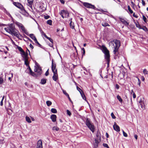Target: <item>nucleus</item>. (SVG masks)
I'll return each instance as SVG.
<instances>
[{"label": "nucleus", "mask_w": 148, "mask_h": 148, "mask_svg": "<svg viewBox=\"0 0 148 148\" xmlns=\"http://www.w3.org/2000/svg\"><path fill=\"white\" fill-rule=\"evenodd\" d=\"M66 112L67 114L69 116H70L71 115V113L69 110H66Z\"/></svg>", "instance_id": "41"}, {"label": "nucleus", "mask_w": 148, "mask_h": 148, "mask_svg": "<svg viewBox=\"0 0 148 148\" xmlns=\"http://www.w3.org/2000/svg\"><path fill=\"white\" fill-rule=\"evenodd\" d=\"M63 92V93L65 95H66L67 93L66 92V91L65 90H62Z\"/></svg>", "instance_id": "63"}, {"label": "nucleus", "mask_w": 148, "mask_h": 148, "mask_svg": "<svg viewBox=\"0 0 148 148\" xmlns=\"http://www.w3.org/2000/svg\"><path fill=\"white\" fill-rule=\"evenodd\" d=\"M143 20L144 21L145 23H147V20L146 17L144 15H143Z\"/></svg>", "instance_id": "42"}, {"label": "nucleus", "mask_w": 148, "mask_h": 148, "mask_svg": "<svg viewBox=\"0 0 148 148\" xmlns=\"http://www.w3.org/2000/svg\"><path fill=\"white\" fill-rule=\"evenodd\" d=\"M114 129L117 132L120 131V129L119 126L117 125L116 123L115 122L114 125L113 126Z\"/></svg>", "instance_id": "12"}, {"label": "nucleus", "mask_w": 148, "mask_h": 148, "mask_svg": "<svg viewBox=\"0 0 148 148\" xmlns=\"http://www.w3.org/2000/svg\"><path fill=\"white\" fill-rule=\"evenodd\" d=\"M143 73L145 75L148 74V71L146 69H145L143 71Z\"/></svg>", "instance_id": "40"}, {"label": "nucleus", "mask_w": 148, "mask_h": 148, "mask_svg": "<svg viewBox=\"0 0 148 148\" xmlns=\"http://www.w3.org/2000/svg\"><path fill=\"white\" fill-rule=\"evenodd\" d=\"M46 104L47 106H49L52 104V102L50 101H46Z\"/></svg>", "instance_id": "32"}, {"label": "nucleus", "mask_w": 148, "mask_h": 148, "mask_svg": "<svg viewBox=\"0 0 148 148\" xmlns=\"http://www.w3.org/2000/svg\"><path fill=\"white\" fill-rule=\"evenodd\" d=\"M119 19L125 25L127 26L129 25V23L126 21L124 19L120 18Z\"/></svg>", "instance_id": "16"}, {"label": "nucleus", "mask_w": 148, "mask_h": 148, "mask_svg": "<svg viewBox=\"0 0 148 148\" xmlns=\"http://www.w3.org/2000/svg\"><path fill=\"white\" fill-rule=\"evenodd\" d=\"M8 26L9 30H10V34L12 35H13L18 38H19V35L18 34L16 31H18L16 29L15 25L13 23H11L9 24Z\"/></svg>", "instance_id": "2"}, {"label": "nucleus", "mask_w": 148, "mask_h": 148, "mask_svg": "<svg viewBox=\"0 0 148 148\" xmlns=\"http://www.w3.org/2000/svg\"><path fill=\"white\" fill-rule=\"evenodd\" d=\"M13 4L14 5L20 9L22 11H25V9L24 7L20 3L13 2Z\"/></svg>", "instance_id": "6"}, {"label": "nucleus", "mask_w": 148, "mask_h": 148, "mask_svg": "<svg viewBox=\"0 0 148 148\" xmlns=\"http://www.w3.org/2000/svg\"><path fill=\"white\" fill-rule=\"evenodd\" d=\"M60 12L62 14H63L64 15L65 17H66L67 16H69V13H68V11L67 10H62Z\"/></svg>", "instance_id": "15"}, {"label": "nucleus", "mask_w": 148, "mask_h": 148, "mask_svg": "<svg viewBox=\"0 0 148 148\" xmlns=\"http://www.w3.org/2000/svg\"><path fill=\"white\" fill-rule=\"evenodd\" d=\"M51 112L53 113H56L57 112V110L54 108H52L51 110Z\"/></svg>", "instance_id": "28"}, {"label": "nucleus", "mask_w": 148, "mask_h": 148, "mask_svg": "<svg viewBox=\"0 0 148 148\" xmlns=\"http://www.w3.org/2000/svg\"><path fill=\"white\" fill-rule=\"evenodd\" d=\"M113 42L115 45L114 49L113 51L114 53L116 55V53L118 52L119 47L121 46L120 41L119 40H114Z\"/></svg>", "instance_id": "4"}, {"label": "nucleus", "mask_w": 148, "mask_h": 148, "mask_svg": "<svg viewBox=\"0 0 148 148\" xmlns=\"http://www.w3.org/2000/svg\"><path fill=\"white\" fill-rule=\"evenodd\" d=\"M111 115L112 119H115L116 118V116H115L114 113L113 112H112L111 113Z\"/></svg>", "instance_id": "43"}, {"label": "nucleus", "mask_w": 148, "mask_h": 148, "mask_svg": "<svg viewBox=\"0 0 148 148\" xmlns=\"http://www.w3.org/2000/svg\"><path fill=\"white\" fill-rule=\"evenodd\" d=\"M33 3H32L31 4H30V3H28L29 5V7L31 8V9L32 10H33V9L32 8V5L33 4Z\"/></svg>", "instance_id": "53"}, {"label": "nucleus", "mask_w": 148, "mask_h": 148, "mask_svg": "<svg viewBox=\"0 0 148 148\" xmlns=\"http://www.w3.org/2000/svg\"><path fill=\"white\" fill-rule=\"evenodd\" d=\"M47 39H48L52 43H53V40L51 38L49 37H48Z\"/></svg>", "instance_id": "44"}, {"label": "nucleus", "mask_w": 148, "mask_h": 148, "mask_svg": "<svg viewBox=\"0 0 148 148\" xmlns=\"http://www.w3.org/2000/svg\"><path fill=\"white\" fill-rule=\"evenodd\" d=\"M35 64L36 66V67H40V66L38 64L37 62H36Z\"/></svg>", "instance_id": "58"}, {"label": "nucleus", "mask_w": 148, "mask_h": 148, "mask_svg": "<svg viewBox=\"0 0 148 148\" xmlns=\"http://www.w3.org/2000/svg\"><path fill=\"white\" fill-rule=\"evenodd\" d=\"M123 133L124 136L125 137H127V134L125 133L123 130Z\"/></svg>", "instance_id": "45"}, {"label": "nucleus", "mask_w": 148, "mask_h": 148, "mask_svg": "<svg viewBox=\"0 0 148 148\" xmlns=\"http://www.w3.org/2000/svg\"><path fill=\"white\" fill-rule=\"evenodd\" d=\"M140 29H142L145 32L148 31V29L145 26H143L142 27L140 28Z\"/></svg>", "instance_id": "24"}, {"label": "nucleus", "mask_w": 148, "mask_h": 148, "mask_svg": "<svg viewBox=\"0 0 148 148\" xmlns=\"http://www.w3.org/2000/svg\"><path fill=\"white\" fill-rule=\"evenodd\" d=\"M77 90L78 91H79V92L80 93V94L83 92V91H82V90L78 87V86L77 87Z\"/></svg>", "instance_id": "35"}, {"label": "nucleus", "mask_w": 148, "mask_h": 148, "mask_svg": "<svg viewBox=\"0 0 148 148\" xmlns=\"http://www.w3.org/2000/svg\"><path fill=\"white\" fill-rule=\"evenodd\" d=\"M53 80L55 81H56L58 78V75L57 73V70L55 71V72H53Z\"/></svg>", "instance_id": "10"}, {"label": "nucleus", "mask_w": 148, "mask_h": 148, "mask_svg": "<svg viewBox=\"0 0 148 148\" xmlns=\"http://www.w3.org/2000/svg\"><path fill=\"white\" fill-rule=\"evenodd\" d=\"M138 84L139 86H140V79L138 78Z\"/></svg>", "instance_id": "54"}, {"label": "nucleus", "mask_w": 148, "mask_h": 148, "mask_svg": "<svg viewBox=\"0 0 148 148\" xmlns=\"http://www.w3.org/2000/svg\"><path fill=\"white\" fill-rule=\"evenodd\" d=\"M21 28L24 32L26 30L24 26L23 25L21 26Z\"/></svg>", "instance_id": "37"}, {"label": "nucleus", "mask_w": 148, "mask_h": 148, "mask_svg": "<svg viewBox=\"0 0 148 148\" xmlns=\"http://www.w3.org/2000/svg\"><path fill=\"white\" fill-rule=\"evenodd\" d=\"M115 88L117 89H118L119 88V86L118 84H116L115 85Z\"/></svg>", "instance_id": "55"}, {"label": "nucleus", "mask_w": 148, "mask_h": 148, "mask_svg": "<svg viewBox=\"0 0 148 148\" xmlns=\"http://www.w3.org/2000/svg\"><path fill=\"white\" fill-rule=\"evenodd\" d=\"M83 99L85 100H86V98L83 92L80 94Z\"/></svg>", "instance_id": "27"}, {"label": "nucleus", "mask_w": 148, "mask_h": 148, "mask_svg": "<svg viewBox=\"0 0 148 148\" xmlns=\"http://www.w3.org/2000/svg\"><path fill=\"white\" fill-rule=\"evenodd\" d=\"M52 129L53 130H56V131H58L59 130V128L58 127H53Z\"/></svg>", "instance_id": "38"}, {"label": "nucleus", "mask_w": 148, "mask_h": 148, "mask_svg": "<svg viewBox=\"0 0 148 148\" xmlns=\"http://www.w3.org/2000/svg\"><path fill=\"white\" fill-rule=\"evenodd\" d=\"M56 65L55 64L53 63V60H52V65H51V69L52 71L53 72H54L56 70Z\"/></svg>", "instance_id": "14"}, {"label": "nucleus", "mask_w": 148, "mask_h": 148, "mask_svg": "<svg viewBox=\"0 0 148 148\" xmlns=\"http://www.w3.org/2000/svg\"><path fill=\"white\" fill-rule=\"evenodd\" d=\"M47 79L44 78L42 79L41 80L40 84H44L46 83Z\"/></svg>", "instance_id": "20"}, {"label": "nucleus", "mask_w": 148, "mask_h": 148, "mask_svg": "<svg viewBox=\"0 0 148 148\" xmlns=\"http://www.w3.org/2000/svg\"><path fill=\"white\" fill-rule=\"evenodd\" d=\"M34 67V72H36L37 73H35L36 74V76H34V77H36L39 76L42 73V70L40 67H36L35 66Z\"/></svg>", "instance_id": "5"}, {"label": "nucleus", "mask_w": 148, "mask_h": 148, "mask_svg": "<svg viewBox=\"0 0 148 148\" xmlns=\"http://www.w3.org/2000/svg\"><path fill=\"white\" fill-rule=\"evenodd\" d=\"M37 148H42V141L40 140L38 141L37 145Z\"/></svg>", "instance_id": "13"}, {"label": "nucleus", "mask_w": 148, "mask_h": 148, "mask_svg": "<svg viewBox=\"0 0 148 148\" xmlns=\"http://www.w3.org/2000/svg\"><path fill=\"white\" fill-rule=\"evenodd\" d=\"M103 145L104 147H107V148H109V147L107 144L103 143Z\"/></svg>", "instance_id": "47"}, {"label": "nucleus", "mask_w": 148, "mask_h": 148, "mask_svg": "<svg viewBox=\"0 0 148 148\" xmlns=\"http://www.w3.org/2000/svg\"><path fill=\"white\" fill-rule=\"evenodd\" d=\"M60 1L63 4L65 2L64 0H60Z\"/></svg>", "instance_id": "61"}, {"label": "nucleus", "mask_w": 148, "mask_h": 148, "mask_svg": "<svg viewBox=\"0 0 148 148\" xmlns=\"http://www.w3.org/2000/svg\"><path fill=\"white\" fill-rule=\"evenodd\" d=\"M3 10L4 12L7 15L9 16L10 17H12L11 15H10L9 12H8L5 8H3Z\"/></svg>", "instance_id": "19"}, {"label": "nucleus", "mask_w": 148, "mask_h": 148, "mask_svg": "<svg viewBox=\"0 0 148 148\" xmlns=\"http://www.w3.org/2000/svg\"><path fill=\"white\" fill-rule=\"evenodd\" d=\"M70 27L72 29H73L74 28V23H72V22H70Z\"/></svg>", "instance_id": "33"}, {"label": "nucleus", "mask_w": 148, "mask_h": 148, "mask_svg": "<svg viewBox=\"0 0 148 148\" xmlns=\"http://www.w3.org/2000/svg\"><path fill=\"white\" fill-rule=\"evenodd\" d=\"M102 25L104 27L106 26H110V25L108 24L106 22H103L101 23Z\"/></svg>", "instance_id": "23"}, {"label": "nucleus", "mask_w": 148, "mask_h": 148, "mask_svg": "<svg viewBox=\"0 0 148 148\" xmlns=\"http://www.w3.org/2000/svg\"><path fill=\"white\" fill-rule=\"evenodd\" d=\"M4 29L6 32L10 34V30H9V26L7 28H5Z\"/></svg>", "instance_id": "36"}, {"label": "nucleus", "mask_w": 148, "mask_h": 148, "mask_svg": "<svg viewBox=\"0 0 148 148\" xmlns=\"http://www.w3.org/2000/svg\"><path fill=\"white\" fill-rule=\"evenodd\" d=\"M44 18L45 19H47L49 18H50V16L48 15L46 16L44 15Z\"/></svg>", "instance_id": "49"}, {"label": "nucleus", "mask_w": 148, "mask_h": 148, "mask_svg": "<svg viewBox=\"0 0 148 148\" xmlns=\"http://www.w3.org/2000/svg\"><path fill=\"white\" fill-rule=\"evenodd\" d=\"M52 21L51 20H49L47 21V23L50 25H52Z\"/></svg>", "instance_id": "31"}, {"label": "nucleus", "mask_w": 148, "mask_h": 148, "mask_svg": "<svg viewBox=\"0 0 148 148\" xmlns=\"http://www.w3.org/2000/svg\"><path fill=\"white\" fill-rule=\"evenodd\" d=\"M136 26L139 29H140V28H141L140 25L139 24H136Z\"/></svg>", "instance_id": "59"}, {"label": "nucleus", "mask_w": 148, "mask_h": 148, "mask_svg": "<svg viewBox=\"0 0 148 148\" xmlns=\"http://www.w3.org/2000/svg\"><path fill=\"white\" fill-rule=\"evenodd\" d=\"M26 121L29 123L31 122V121L30 118L28 116H26L25 117Z\"/></svg>", "instance_id": "26"}, {"label": "nucleus", "mask_w": 148, "mask_h": 148, "mask_svg": "<svg viewBox=\"0 0 148 148\" xmlns=\"http://www.w3.org/2000/svg\"><path fill=\"white\" fill-rule=\"evenodd\" d=\"M28 3H30V4L32 3H33L34 0H27Z\"/></svg>", "instance_id": "46"}, {"label": "nucleus", "mask_w": 148, "mask_h": 148, "mask_svg": "<svg viewBox=\"0 0 148 148\" xmlns=\"http://www.w3.org/2000/svg\"><path fill=\"white\" fill-rule=\"evenodd\" d=\"M101 49L105 54V58L107 62V67H108L110 62V55L109 51L104 45L102 46Z\"/></svg>", "instance_id": "1"}, {"label": "nucleus", "mask_w": 148, "mask_h": 148, "mask_svg": "<svg viewBox=\"0 0 148 148\" xmlns=\"http://www.w3.org/2000/svg\"><path fill=\"white\" fill-rule=\"evenodd\" d=\"M22 57L23 58V60H28V53L27 52H25V51L22 53H21Z\"/></svg>", "instance_id": "8"}, {"label": "nucleus", "mask_w": 148, "mask_h": 148, "mask_svg": "<svg viewBox=\"0 0 148 148\" xmlns=\"http://www.w3.org/2000/svg\"><path fill=\"white\" fill-rule=\"evenodd\" d=\"M49 74V69L47 70L46 71L45 73V75L46 76H48Z\"/></svg>", "instance_id": "51"}, {"label": "nucleus", "mask_w": 148, "mask_h": 148, "mask_svg": "<svg viewBox=\"0 0 148 148\" xmlns=\"http://www.w3.org/2000/svg\"><path fill=\"white\" fill-rule=\"evenodd\" d=\"M116 97L117 99L119 100V101L121 103L122 102L123 100L121 97L119 95H118Z\"/></svg>", "instance_id": "25"}, {"label": "nucleus", "mask_w": 148, "mask_h": 148, "mask_svg": "<svg viewBox=\"0 0 148 148\" xmlns=\"http://www.w3.org/2000/svg\"><path fill=\"white\" fill-rule=\"evenodd\" d=\"M128 9V11L130 14H132L133 13V11L131 10L130 6L129 5H128L127 6Z\"/></svg>", "instance_id": "29"}, {"label": "nucleus", "mask_w": 148, "mask_h": 148, "mask_svg": "<svg viewBox=\"0 0 148 148\" xmlns=\"http://www.w3.org/2000/svg\"><path fill=\"white\" fill-rule=\"evenodd\" d=\"M3 82V79L2 77H0V84H2Z\"/></svg>", "instance_id": "39"}, {"label": "nucleus", "mask_w": 148, "mask_h": 148, "mask_svg": "<svg viewBox=\"0 0 148 148\" xmlns=\"http://www.w3.org/2000/svg\"><path fill=\"white\" fill-rule=\"evenodd\" d=\"M100 140L99 141V140H98L97 138H95V139L94 142H93V145L94 146V148H97L98 146V144L99 143Z\"/></svg>", "instance_id": "11"}, {"label": "nucleus", "mask_w": 148, "mask_h": 148, "mask_svg": "<svg viewBox=\"0 0 148 148\" xmlns=\"http://www.w3.org/2000/svg\"><path fill=\"white\" fill-rule=\"evenodd\" d=\"M27 70H28L29 71V72H27L26 73H29L30 75L33 77L36 76V74L32 71L29 66L28 68L27 69Z\"/></svg>", "instance_id": "9"}, {"label": "nucleus", "mask_w": 148, "mask_h": 148, "mask_svg": "<svg viewBox=\"0 0 148 148\" xmlns=\"http://www.w3.org/2000/svg\"><path fill=\"white\" fill-rule=\"evenodd\" d=\"M100 135L101 134L99 130H98L96 134V136L97 137V139L98 140H101V137Z\"/></svg>", "instance_id": "18"}, {"label": "nucleus", "mask_w": 148, "mask_h": 148, "mask_svg": "<svg viewBox=\"0 0 148 148\" xmlns=\"http://www.w3.org/2000/svg\"><path fill=\"white\" fill-rule=\"evenodd\" d=\"M29 46L32 49H33L34 48L33 46L31 44H30Z\"/></svg>", "instance_id": "64"}, {"label": "nucleus", "mask_w": 148, "mask_h": 148, "mask_svg": "<svg viewBox=\"0 0 148 148\" xmlns=\"http://www.w3.org/2000/svg\"><path fill=\"white\" fill-rule=\"evenodd\" d=\"M82 51L83 52V54H82V55L83 56L85 54V49H84V48H82Z\"/></svg>", "instance_id": "50"}, {"label": "nucleus", "mask_w": 148, "mask_h": 148, "mask_svg": "<svg viewBox=\"0 0 148 148\" xmlns=\"http://www.w3.org/2000/svg\"><path fill=\"white\" fill-rule=\"evenodd\" d=\"M142 3L143 5L144 6H145V1L143 0H142Z\"/></svg>", "instance_id": "56"}, {"label": "nucleus", "mask_w": 148, "mask_h": 148, "mask_svg": "<svg viewBox=\"0 0 148 148\" xmlns=\"http://www.w3.org/2000/svg\"><path fill=\"white\" fill-rule=\"evenodd\" d=\"M11 77H9L8 78V80L10 81V82H11L12 80L11 78L13 77V74L12 73L11 74Z\"/></svg>", "instance_id": "48"}, {"label": "nucleus", "mask_w": 148, "mask_h": 148, "mask_svg": "<svg viewBox=\"0 0 148 148\" xmlns=\"http://www.w3.org/2000/svg\"><path fill=\"white\" fill-rule=\"evenodd\" d=\"M42 34L43 35L47 38L48 37L43 32H42Z\"/></svg>", "instance_id": "52"}, {"label": "nucleus", "mask_w": 148, "mask_h": 148, "mask_svg": "<svg viewBox=\"0 0 148 148\" xmlns=\"http://www.w3.org/2000/svg\"><path fill=\"white\" fill-rule=\"evenodd\" d=\"M29 36L34 41L36 39V37L34 36V34H30L29 35Z\"/></svg>", "instance_id": "22"}, {"label": "nucleus", "mask_w": 148, "mask_h": 148, "mask_svg": "<svg viewBox=\"0 0 148 148\" xmlns=\"http://www.w3.org/2000/svg\"><path fill=\"white\" fill-rule=\"evenodd\" d=\"M50 118L53 122H55L56 121L57 116L55 114H52L51 115Z\"/></svg>", "instance_id": "17"}, {"label": "nucleus", "mask_w": 148, "mask_h": 148, "mask_svg": "<svg viewBox=\"0 0 148 148\" xmlns=\"http://www.w3.org/2000/svg\"><path fill=\"white\" fill-rule=\"evenodd\" d=\"M16 46L17 48L18 49L19 51L21 52V53H22L24 51L21 47L17 45Z\"/></svg>", "instance_id": "21"}, {"label": "nucleus", "mask_w": 148, "mask_h": 148, "mask_svg": "<svg viewBox=\"0 0 148 148\" xmlns=\"http://www.w3.org/2000/svg\"><path fill=\"white\" fill-rule=\"evenodd\" d=\"M36 43L38 44V46L41 48H42V46L38 42L37 39L34 41Z\"/></svg>", "instance_id": "34"}, {"label": "nucleus", "mask_w": 148, "mask_h": 148, "mask_svg": "<svg viewBox=\"0 0 148 148\" xmlns=\"http://www.w3.org/2000/svg\"><path fill=\"white\" fill-rule=\"evenodd\" d=\"M25 62V64L28 67L29 65V63L28 62V60H24Z\"/></svg>", "instance_id": "30"}, {"label": "nucleus", "mask_w": 148, "mask_h": 148, "mask_svg": "<svg viewBox=\"0 0 148 148\" xmlns=\"http://www.w3.org/2000/svg\"><path fill=\"white\" fill-rule=\"evenodd\" d=\"M60 14L62 16V17L63 18H64V17H65L64 15L63 14H62L61 12L60 13Z\"/></svg>", "instance_id": "62"}, {"label": "nucleus", "mask_w": 148, "mask_h": 148, "mask_svg": "<svg viewBox=\"0 0 148 148\" xmlns=\"http://www.w3.org/2000/svg\"><path fill=\"white\" fill-rule=\"evenodd\" d=\"M24 32L28 36H29V35L30 34H29L28 32H27V30H26Z\"/></svg>", "instance_id": "57"}, {"label": "nucleus", "mask_w": 148, "mask_h": 148, "mask_svg": "<svg viewBox=\"0 0 148 148\" xmlns=\"http://www.w3.org/2000/svg\"><path fill=\"white\" fill-rule=\"evenodd\" d=\"M85 124L90 131L93 133L95 131V126L92 123L89 119L87 118L86 119L85 122Z\"/></svg>", "instance_id": "3"}, {"label": "nucleus", "mask_w": 148, "mask_h": 148, "mask_svg": "<svg viewBox=\"0 0 148 148\" xmlns=\"http://www.w3.org/2000/svg\"><path fill=\"white\" fill-rule=\"evenodd\" d=\"M83 5L86 8L93 9L95 10H96V8L95 6L90 3L87 2H84L83 3Z\"/></svg>", "instance_id": "7"}, {"label": "nucleus", "mask_w": 148, "mask_h": 148, "mask_svg": "<svg viewBox=\"0 0 148 148\" xmlns=\"http://www.w3.org/2000/svg\"><path fill=\"white\" fill-rule=\"evenodd\" d=\"M133 16L134 17L136 18H137L138 17V16L137 15H136L135 14V13H133Z\"/></svg>", "instance_id": "60"}]
</instances>
